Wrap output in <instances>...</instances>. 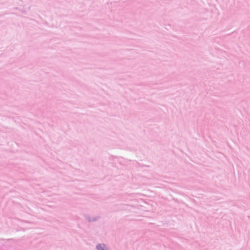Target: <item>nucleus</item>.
Listing matches in <instances>:
<instances>
[{
  "instance_id": "obj_1",
  "label": "nucleus",
  "mask_w": 250,
  "mask_h": 250,
  "mask_svg": "<svg viewBox=\"0 0 250 250\" xmlns=\"http://www.w3.org/2000/svg\"><path fill=\"white\" fill-rule=\"evenodd\" d=\"M104 245H99L97 246V249H98V250H104Z\"/></svg>"
}]
</instances>
